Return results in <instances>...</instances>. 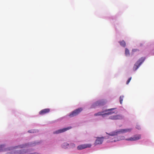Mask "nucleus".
<instances>
[{"mask_svg":"<svg viewBox=\"0 0 154 154\" xmlns=\"http://www.w3.org/2000/svg\"><path fill=\"white\" fill-rule=\"evenodd\" d=\"M82 110L83 109L82 108H78L69 114V116L70 117L75 116L80 113Z\"/></svg>","mask_w":154,"mask_h":154,"instance_id":"obj_4","label":"nucleus"},{"mask_svg":"<svg viewBox=\"0 0 154 154\" xmlns=\"http://www.w3.org/2000/svg\"><path fill=\"white\" fill-rule=\"evenodd\" d=\"M70 146L72 148L74 147L75 146V145L73 143H71L70 144Z\"/></svg>","mask_w":154,"mask_h":154,"instance_id":"obj_18","label":"nucleus"},{"mask_svg":"<svg viewBox=\"0 0 154 154\" xmlns=\"http://www.w3.org/2000/svg\"><path fill=\"white\" fill-rule=\"evenodd\" d=\"M131 129H121L115 131L109 134H108L111 136H114L120 134L125 133L127 132H130L131 131Z\"/></svg>","mask_w":154,"mask_h":154,"instance_id":"obj_1","label":"nucleus"},{"mask_svg":"<svg viewBox=\"0 0 154 154\" xmlns=\"http://www.w3.org/2000/svg\"><path fill=\"white\" fill-rule=\"evenodd\" d=\"M124 138L125 137L124 136H122L119 139V140L124 139Z\"/></svg>","mask_w":154,"mask_h":154,"instance_id":"obj_20","label":"nucleus"},{"mask_svg":"<svg viewBox=\"0 0 154 154\" xmlns=\"http://www.w3.org/2000/svg\"><path fill=\"white\" fill-rule=\"evenodd\" d=\"M137 128L138 129H139V128H137Z\"/></svg>","mask_w":154,"mask_h":154,"instance_id":"obj_23","label":"nucleus"},{"mask_svg":"<svg viewBox=\"0 0 154 154\" xmlns=\"http://www.w3.org/2000/svg\"><path fill=\"white\" fill-rule=\"evenodd\" d=\"M145 59V58L142 57L140 59L134 64L133 67V70L135 71L139 67L141 64L144 61Z\"/></svg>","mask_w":154,"mask_h":154,"instance_id":"obj_3","label":"nucleus"},{"mask_svg":"<svg viewBox=\"0 0 154 154\" xmlns=\"http://www.w3.org/2000/svg\"><path fill=\"white\" fill-rule=\"evenodd\" d=\"M26 146V144L21 145H19L18 146H15L14 147H12L11 148V149H9V150H10L16 149H17L23 148L25 147Z\"/></svg>","mask_w":154,"mask_h":154,"instance_id":"obj_11","label":"nucleus"},{"mask_svg":"<svg viewBox=\"0 0 154 154\" xmlns=\"http://www.w3.org/2000/svg\"><path fill=\"white\" fill-rule=\"evenodd\" d=\"M140 45H141V46H142V45L141 44Z\"/></svg>","mask_w":154,"mask_h":154,"instance_id":"obj_24","label":"nucleus"},{"mask_svg":"<svg viewBox=\"0 0 154 154\" xmlns=\"http://www.w3.org/2000/svg\"><path fill=\"white\" fill-rule=\"evenodd\" d=\"M141 137L140 135L137 134L134 135L133 137L127 138L126 139L127 140L135 141L140 139Z\"/></svg>","mask_w":154,"mask_h":154,"instance_id":"obj_6","label":"nucleus"},{"mask_svg":"<svg viewBox=\"0 0 154 154\" xmlns=\"http://www.w3.org/2000/svg\"><path fill=\"white\" fill-rule=\"evenodd\" d=\"M50 111L49 109H45L41 110L39 112V114L41 115H43L49 112Z\"/></svg>","mask_w":154,"mask_h":154,"instance_id":"obj_10","label":"nucleus"},{"mask_svg":"<svg viewBox=\"0 0 154 154\" xmlns=\"http://www.w3.org/2000/svg\"><path fill=\"white\" fill-rule=\"evenodd\" d=\"M23 152L22 151V150H20L19 152H17V153H18V154H23Z\"/></svg>","mask_w":154,"mask_h":154,"instance_id":"obj_17","label":"nucleus"},{"mask_svg":"<svg viewBox=\"0 0 154 154\" xmlns=\"http://www.w3.org/2000/svg\"><path fill=\"white\" fill-rule=\"evenodd\" d=\"M119 140H114L112 141H110V142H116L117 141H118Z\"/></svg>","mask_w":154,"mask_h":154,"instance_id":"obj_21","label":"nucleus"},{"mask_svg":"<svg viewBox=\"0 0 154 154\" xmlns=\"http://www.w3.org/2000/svg\"><path fill=\"white\" fill-rule=\"evenodd\" d=\"M103 104L100 101H97L95 103H94L93 105L92 106L94 107L96 106H100L103 105Z\"/></svg>","mask_w":154,"mask_h":154,"instance_id":"obj_12","label":"nucleus"},{"mask_svg":"<svg viewBox=\"0 0 154 154\" xmlns=\"http://www.w3.org/2000/svg\"><path fill=\"white\" fill-rule=\"evenodd\" d=\"M28 131V132H30V133L34 132L33 131V132H32V131Z\"/></svg>","mask_w":154,"mask_h":154,"instance_id":"obj_22","label":"nucleus"},{"mask_svg":"<svg viewBox=\"0 0 154 154\" xmlns=\"http://www.w3.org/2000/svg\"><path fill=\"white\" fill-rule=\"evenodd\" d=\"M91 145L90 144H85L79 145L77 147L78 150H81L87 148H90Z\"/></svg>","mask_w":154,"mask_h":154,"instance_id":"obj_5","label":"nucleus"},{"mask_svg":"<svg viewBox=\"0 0 154 154\" xmlns=\"http://www.w3.org/2000/svg\"><path fill=\"white\" fill-rule=\"evenodd\" d=\"M123 118V117L121 115H117L110 116L109 119L112 120L121 119Z\"/></svg>","mask_w":154,"mask_h":154,"instance_id":"obj_8","label":"nucleus"},{"mask_svg":"<svg viewBox=\"0 0 154 154\" xmlns=\"http://www.w3.org/2000/svg\"><path fill=\"white\" fill-rule=\"evenodd\" d=\"M115 109H116L115 108L108 109L105 110L104 111H102V112H99L98 113H96L94 114V115L95 116H101L102 117H104L106 115H111L114 113V112L110 111L108 112L103 113L104 112L109 111H112Z\"/></svg>","mask_w":154,"mask_h":154,"instance_id":"obj_2","label":"nucleus"},{"mask_svg":"<svg viewBox=\"0 0 154 154\" xmlns=\"http://www.w3.org/2000/svg\"><path fill=\"white\" fill-rule=\"evenodd\" d=\"M103 137H97V139L94 143L95 145L96 146L98 144H101L103 142Z\"/></svg>","mask_w":154,"mask_h":154,"instance_id":"obj_9","label":"nucleus"},{"mask_svg":"<svg viewBox=\"0 0 154 154\" xmlns=\"http://www.w3.org/2000/svg\"><path fill=\"white\" fill-rule=\"evenodd\" d=\"M119 43L120 44V45L121 46L124 47L126 46V43L124 40H123L122 41L119 42Z\"/></svg>","mask_w":154,"mask_h":154,"instance_id":"obj_13","label":"nucleus"},{"mask_svg":"<svg viewBox=\"0 0 154 154\" xmlns=\"http://www.w3.org/2000/svg\"><path fill=\"white\" fill-rule=\"evenodd\" d=\"M138 51L139 50L137 49H133L132 50V51L133 52H135L137 51Z\"/></svg>","mask_w":154,"mask_h":154,"instance_id":"obj_19","label":"nucleus"},{"mask_svg":"<svg viewBox=\"0 0 154 154\" xmlns=\"http://www.w3.org/2000/svg\"><path fill=\"white\" fill-rule=\"evenodd\" d=\"M131 77L128 79V80H127V82H126L127 85H128L129 84V83L130 82V81L131 80Z\"/></svg>","mask_w":154,"mask_h":154,"instance_id":"obj_16","label":"nucleus"},{"mask_svg":"<svg viewBox=\"0 0 154 154\" xmlns=\"http://www.w3.org/2000/svg\"><path fill=\"white\" fill-rule=\"evenodd\" d=\"M125 53L126 56H129L130 55L129 50L127 48L125 49Z\"/></svg>","mask_w":154,"mask_h":154,"instance_id":"obj_14","label":"nucleus"},{"mask_svg":"<svg viewBox=\"0 0 154 154\" xmlns=\"http://www.w3.org/2000/svg\"><path fill=\"white\" fill-rule=\"evenodd\" d=\"M72 128L71 127H69L66 128H63L62 129H60L54 132V134H58L64 132L66 131L69 130Z\"/></svg>","mask_w":154,"mask_h":154,"instance_id":"obj_7","label":"nucleus"},{"mask_svg":"<svg viewBox=\"0 0 154 154\" xmlns=\"http://www.w3.org/2000/svg\"><path fill=\"white\" fill-rule=\"evenodd\" d=\"M124 97V96H121L120 97L119 99H120V103L121 104H122V101L123 100V98Z\"/></svg>","mask_w":154,"mask_h":154,"instance_id":"obj_15","label":"nucleus"}]
</instances>
